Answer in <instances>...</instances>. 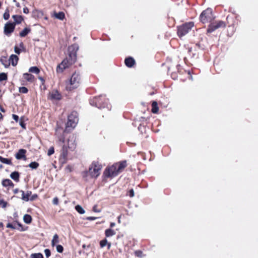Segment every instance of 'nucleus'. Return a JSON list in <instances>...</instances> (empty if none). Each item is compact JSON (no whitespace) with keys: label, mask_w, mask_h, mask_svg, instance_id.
<instances>
[{"label":"nucleus","mask_w":258,"mask_h":258,"mask_svg":"<svg viewBox=\"0 0 258 258\" xmlns=\"http://www.w3.org/2000/svg\"><path fill=\"white\" fill-rule=\"evenodd\" d=\"M77 59L76 52L70 53L69 55L64 59L62 62L57 66L56 72L58 73H62L64 70L69 68L75 62Z\"/></svg>","instance_id":"1"},{"label":"nucleus","mask_w":258,"mask_h":258,"mask_svg":"<svg viewBox=\"0 0 258 258\" xmlns=\"http://www.w3.org/2000/svg\"><path fill=\"white\" fill-rule=\"evenodd\" d=\"M76 147V144L75 141L74 137L73 136H70L68 140V145H63L60 153V159L62 160L63 162H66L68 155V150L69 149L71 150H74Z\"/></svg>","instance_id":"2"},{"label":"nucleus","mask_w":258,"mask_h":258,"mask_svg":"<svg viewBox=\"0 0 258 258\" xmlns=\"http://www.w3.org/2000/svg\"><path fill=\"white\" fill-rule=\"evenodd\" d=\"M81 77L80 75L76 72L74 73L70 80L69 84L67 85L66 88L68 90L77 88L80 84Z\"/></svg>","instance_id":"3"},{"label":"nucleus","mask_w":258,"mask_h":258,"mask_svg":"<svg viewBox=\"0 0 258 258\" xmlns=\"http://www.w3.org/2000/svg\"><path fill=\"white\" fill-rule=\"evenodd\" d=\"M214 18L212 10L211 8H208L203 11L200 17V21L203 24L211 22Z\"/></svg>","instance_id":"4"},{"label":"nucleus","mask_w":258,"mask_h":258,"mask_svg":"<svg viewBox=\"0 0 258 258\" xmlns=\"http://www.w3.org/2000/svg\"><path fill=\"white\" fill-rule=\"evenodd\" d=\"M108 100L104 96L101 95L98 97H95L93 100L90 101V104L92 105H95L98 108H104L107 107Z\"/></svg>","instance_id":"5"},{"label":"nucleus","mask_w":258,"mask_h":258,"mask_svg":"<svg viewBox=\"0 0 258 258\" xmlns=\"http://www.w3.org/2000/svg\"><path fill=\"white\" fill-rule=\"evenodd\" d=\"M78 121V113L76 111H73L68 117V121L66 123V130L69 127L74 128Z\"/></svg>","instance_id":"6"},{"label":"nucleus","mask_w":258,"mask_h":258,"mask_svg":"<svg viewBox=\"0 0 258 258\" xmlns=\"http://www.w3.org/2000/svg\"><path fill=\"white\" fill-rule=\"evenodd\" d=\"M193 22L186 23L178 27L177 33L178 36L181 37L187 34L190 30L194 27Z\"/></svg>","instance_id":"7"},{"label":"nucleus","mask_w":258,"mask_h":258,"mask_svg":"<svg viewBox=\"0 0 258 258\" xmlns=\"http://www.w3.org/2000/svg\"><path fill=\"white\" fill-rule=\"evenodd\" d=\"M102 168L101 165L97 163H93L89 168V173L92 177H97L100 174V171Z\"/></svg>","instance_id":"8"},{"label":"nucleus","mask_w":258,"mask_h":258,"mask_svg":"<svg viewBox=\"0 0 258 258\" xmlns=\"http://www.w3.org/2000/svg\"><path fill=\"white\" fill-rule=\"evenodd\" d=\"M226 24L224 22L222 21H215L214 22L211 23L209 26L207 32L208 33H211L217 29L224 28Z\"/></svg>","instance_id":"9"},{"label":"nucleus","mask_w":258,"mask_h":258,"mask_svg":"<svg viewBox=\"0 0 258 258\" xmlns=\"http://www.w3.org/2000/svg\"><path fill=\"white\" fill-rule=\"evenodd\" d=\"M119 172L117 171L116 165L114 164L111 166L109 167L106 169L104 174L105 176L109 177H114L118 174Z\"/></svg>","instance_id":"10"},{"label":"nucleus","mask_w":258,"mask_h":258,"mask_svg":"<svg viewBox=\"0 0 258 258\" xmlns=\"http://www.w3.org/2000/svg\"><path fill=\"white\" fill-rule=\"evenodd\" d=\"M15 24L14 23H7L4 27V33L6 35H10L14 30Z\"/></svg>","instance_id":"11"},{"label":"nucleus","mask_w":258,"mask_h":258,"mask_svg":"<svg viewBox=\"0 0 258 258\" xmlns=\"http://www.w3.org/2000/svg\"><path fill=\"white\" fill-rule=\"evenodd\" d=\"M26 150L23 149H21L18 150V152L15 155V157L18 160L23 159L24 160H26Z\"/></svg>","instance_id":"12"},{"label":"nucleus","mask_w":258,"mask_h":258,"mask_svg":"<svg viewBox=\"0 0 258 258\" xmlns=\"http://www.w3.org/2000/svg\"><path fill=\"white\" fill-rule=\"evenodd\" d=\"M20 192L22 193L21 199L24 201H28L32 194V192L30 190H27L26 192L23 190H20Z\"/></svg>","instance_id":"13"},{"label":"nucleus","mask_w":258,"mask_h":258,"mask_svg":"<svg viewBox=\"0 0 258 258\" xmlns=\"http://www.w3.org/2000/svg\"><path fill=\"white\" fill-rule=\"evenodd\" d=\"M115 164L116 165L117 171H118L119 173L121 172L127 166L126 161H122L118 163H116Z\"/></svg>","instance_id":"14"},{"label":"nucleus","mask_w":258,"mask_h":258,"mask_svg":"<svg viewBox=\"0 0 258 258\" xmlns=\"http://www.w3.org/2000/svg\"><path fill=\"white\" fill-rule=\"evenodd\" d=\"M124 63L127 67L131 68L135 64V60L133 57H129L125 59Z\"/></svg>","instance_id":"15"},{"label":"nucleus","mask_w":258,"mask_h":258,"mask_svg":"<svg viewBox=\"0 0 258 258\" xmlns=\"http://www.w3.org/2000/svg\"><path fill=\"white\" fill-rule=\"evenodd\" d=\"M61 95L57 91H52L50 93V98L54 100L60 99Z\"/></svg>","instance_id":"16"},{"label":"nucleus","mask_w":258,"mask_h":258,"mask_svg":"<svg viewBox=\"0 0 258 258\" xmlns=\"http://www.w3.org/2000/svg\"><path fill=\"white\" fill-rule=\"evenodd\" d=\"M2 185L5 187L10 186L13 187L14 186V184L9 179L3 180L2 181Z\"/></svg>","instance_id":"17"},{"label":"nucleus","mask_w":258,"mask_h":258,"mask_svg":"<svg viewBox=\"0 0 258 258\" xmlns=\"http://www.w3.org/2000/svg\"><path fill=\"white\" fill-rule=\"evenodd\" d=\"M0 61L4 66L5 68H8L10 64V60H8L7 58L5 56H2L0 58Z\"/></svg>","instance_id":"18"},{"label":"nucleus","mask_w":258,"mask_h":258,"mask_svg":"<svg viewBox=\"0 0 258 258\" xmlns=\"http://www.w3.org/2000/svg\"><path fill=\"white\" fill-rule=\"evenodd\" d=\"M19 58L17 55L12 54L10 56V60L12 63V66H16L17 64Z\"/></svg>","instance_id":"19"},{"label":"nucleus","mask_w":258,"mask_h":258,"mask_svg":"<svg viewBox=\"0 0 258 258\" xmlns=\"http://www.w3.org/2000/svg\"><path fill=\"white\" fill-rule=\"evenodd\" d=\"M23 77L25 80L29 82H32L34 80V76L28 73H24L23 74Z\"/></svg>","instance_id":"20"},{"label":"nucleus","mask_w":258,"mask_h":258,"mask_svg":"<svg viewBox=\"0 0 258 258\" xmlns=\"http://www.w3.org/2000/svg\"><path fill=\"white\" fill-rule=\"evenodd\" d=\"M10 177L16 182H18L19 181L20 174L17 171H14L11 173Z\"/></svg>","instance_id":"21"},{"label":"nucleus","mask_w":258,"mask_h":258,"mask_svg":"<svg viewBox=\"0 0 258 258\" xmlns=\"http://www.w3.org/2000/svg\"><path fill=\"white\" fill-rule=\"evenodd\" d=\"M13 18L14 19V20L15 21V24H20L22 22V21L23 20V19L21 16L19 15H13L12 16Z\"/></svg>","instance_id":"22"},{"label":"nucleus","mask_w":258,"mask_h":258,"mask_svg":"<svg viewBox=\"0 0 258 258\" xmlns=\"http://www.w3.org/2000/svg\"><path fill=\"white\" fill-rule=\"evenodd\" d=\"M105 234L106 237H110L115 234V232L111 229H107L105 231Z\"/></svg>","instance_id":"23"},{"label":"nucleus","mask_w":258,"mask_h":258,"mask_svg":"<svg viewBox=\"0 0 258 258\" xmlns=\"http://www.w3.org/2000/svg\"><path fill=\"white\" fill-rule=\"evenodd\" d=\"M59 242V237L57 234H55L53 236V238L51 240V245L52 246H54L56 243H58Z\"/></svg>","instance_id":"24"},{"label":"nucleus","mask_w":258,"mask_h":258,"mask_svg":"<svg viewBox=\"0 0 258 258\" xmlns=\"http://www.w3.org/2000/svg\"><path fill=\"white\" fill-rule=\"evenodd\" d=\"M31 31V29L28 28H25L20 33V36L22 37H25Z\"/></svg>","instance_id":"25"},{"label":"nucleus","mask_w":258,"mask_h":258,"mask_svg":"<svg viewBox=\"0 0 258 258\" xmlns=\"http://www.w3.org/2000/svg\"><path fill=\"white\" fill-rule=\"evenodd\" d=\"M23 220L26 224H30L32 221V217L30 215L25 214L23 217Z\"/></svg>","instance_id":"26"},{"label":"nucleus","mask_w":258,"mask_h":258,"mask_svg":"<svg viewBox=\"0 0 258 258\" xmlns=\"http://www.w3.org/2000/svg\"><path fill=\"white\" fill-rule=\"evenodd\" d=\"M0 161L4 164H6L8 165H12V161L11 159L5 158L2 156H0Z\"/></svg>","instance_id":"27"},{"label":"nucleus","mask_w":258,"mask_h":258,"mask_svg":"<svg viewBox=\"0 0 258 258\" xmlns=\"http://www.w3.org/2000/svg\"><path fill=\"white\" fill-rule=\"evenodd\" d=\"M152 111L154 113H156L158 111V107L157 103L156 101H153L152 104Z\"/></svg>","instance_id":"28"},{"label":"nucleus","mask_w":258,"mask_h":258,"mask_svg":"<svg viewBox=\"0 0 258 258\" xmlns=\"http://www.w3.org/2000/svg\"><path fill=\"white\" fill-rule=\"evenodd\" d=\"M54 16L56 18L62 20L64 18V14L62 12H60L58 13H55Z\"/></svg>","instance_id":"29"},{"label":"nucleus","mask_w":258,"mask_h":258,"mask_svg":"<svg viewBox=\"0 0 258 258\" xmlns=\"http://www.w3.org/2000/svg\"><path fill=\"white\" fill-rule=\"evenodd\" d=\"M29 72L35 73L36 74H39L40 72L39 69L37 67H32L29 69Z\"/></svg>","instance_id":"30"},{"label":"nucleus","mask_w":258,"mask_h":258,"mask_svg":"<svg viewBox=\"0 0 258 258\" xmlns=\"http://www.w3.org/2000/svg\"><path fill=\"white\" fill-rule=\"evenodd\" d=\"M75 209L76 211L81 214H83L85 212V210L80 205H77L75 207Z\"/></svg>","instance_id":"31"},{"label":"nucleus","mask_w":258,"mask_h":258,"mask_svg":"<svg viewBox=\"0 0 258 258\" xmlns=\"http://www.w3.org/2000/svg\"><path fill=\"white\" fill-rule=\"evenodd\" d=\"M8 79V76L7 74L5 73H0V82L5 81Z\"/></svg>","instance_id":"32"},{"label":"nucleus","mask_w":258,"mask_h":258,"mask_svg":"<svg viewBox=\"0 0 258 258\" xmlns=\"http://www.w3.org/2000/svg\"><path fill=\"white\" fill-rule=\"evenodd\" d=\"M39 166V164L36 162H32L29 165V167L32 169H36Z\"/></svg>","instance_id":"33"},{"label":"nucleus","mask_w":258,"mask_h":258,"mask_svg":"<svg viewBox=\"0 0 258 258\" xmlns=\"http://www.w3.org/2000/svg\"><path fill=\"white\" fill-rule=\"evenodd\" d=\"M31 258H43V255L40 253H33L31 255Z\"/></svg>","instance_id":"34"},{"label":"nucleus","mask_w":258,"mask_h":258,"mask_svg":"<svg viewBox=\"0 0 258 258\" xmlns=\"http://www.w3.org/2000/svg\"><path fill=\"white\" fill-rule=\"evenodd\" d=\"M19 92L22 93H27L28 92V89L25 87H21L19 88Z\"/></svg>","instance_id":"35"},{"label":"nucleus","mask_w":258,"mask_h":258,"mask_svg":"<svg viewBox=\"0 0 258 258\" xmlns=\"http://www.w3.org/2000/svg\"><path fill=\"white\" fill-rule=\"evenodd\" d=\"M10 18L9 11L8 9H7L4 14V18L5 20H8Z\"/></svg>","instance_id":"36"},{"label":"nucleus","mask_w":258,"mask_h":258,"mask_svg":"<svg viewBox=\"0 0 258 258\" xmlns=\"http://www.w3.org/2000/svg\"><path fill=\"white\" fill-rule=\"evenodd\" d=\"M107 244V241L106 239L102 240L100 241V247L102 248L104 247L105 245H106Z\"/></svg>","instance_id":"37"},{"label":"nucleus","mask_w":258,"mask_h":258,"mask_svg":"<svg viewBox=\"0 0 258 258\" xmlns=\"http://www.w3.org/2000/svg\"><path fill=\"white\" fill-rule=\"evenodd\" d=\"M56 250L58 252L61 253L63 250V248L61 245H56Z\"/></svg>","instance_id":"38"},{"label":"nucleus","mask_w":258,"mask_h":258,"mask_svg":"<svg viewBox=\"0 0 258 258\" xmlns=\"http://www.w3.org/2000/svg\"><path fill=\"white\" fill-rule=\"evenodd\" d=\"M54 152V148L53 147H50L47 152V155L48 156H51L52 155Z\"/></svg>","instance_id":"39"},{"label":"nucleus","mask_w":258,"mask_h":258,"mask_svg":"<svg viewBox=\"0 0 258 258\" xmlns=\"http://www.w3.org/2000/svg\"><path fill=\"white\" fill-rule=\"evenodd\" d=\"M44 253L47 258H48L51 254L50 251L49 249H45L44 250Z\"/></svg>","instance_id":"40"},{"label":"nucleus","mask_w":258,"mask_h":258,"mask_svg":"<svg viewBox=\"0 0 258 258\" xmlns=\"http://www.w3.org/2000/svg\"><path fill=\"white\" fill-rule=\"evenodd\" d=\"M7 205V202H5L3 200L0 199V205H1L3 208H6Z\"/></svg>","instance_id":"41"},{"label":"nucleus","mask_w":258,"mask_h":258,"mask_svg":"<svg viewBox=\"0 0 258 258\" xmlns=\"http://www.w3.org/2000/svg\"><path fill=\"white\" fill-rule=\"evenodd\" d=\"M14 51L15 53H16L18 54H19L21 52V49L18 48V46H15L14 48Z\"/></svg>","instance_id":"42"},{"label":"nucleus","mask_w":258,"mask_h":258,"mask_svg":"<svg viewBox=\"0 0 258 258\" xmlns=\"http://www.w3.org/2000/svg\"><path fill=\"white\" fill-rule=\"evenodd\" d=\"M7 228H11V229H16V227L14 225H13L11 223H8L7 225Z\"/></svg>","instance_id":"43"},{"label":"nucleus","mask_w":258,"mask_h":258,"mask_svg":"<svg viewBox=\"0 0 258 258\" xmlns=\"http://www.w3.org/2000/svg\"><path fill=\"white\" fill-rule=\"evenodd\" d=\"M37 195L36 194H34L32 196H30V198H29V200L30 201H34L37 198Z\"/></svg>","instance_id":"44"},{"label":"nucleus","mask_w":258,"mask_h":258,"mask_svg":"<svg viewBox=\"0 0 258 258\" xmlns=\"http://www.w3.org/2000/svg\"><path fill=\"white\" fill-rule=\"evenodd\" d=\"M52 203L54 205H57L58 204V199L57 197L54 198L53 199Z\"/></svg>","instance_id":"45"},{"label":"nucleus","mask_w":258,"mask_h":258,"mask_svg":"<svg viewBox=\"0 0 258 258\" xmlns=\"http://www.w3.org/2000/svg\"><path fill=\"white\" fill-rule=\"evenodd\" d=\"M129 196L130 197H133L134 196V191L133 189H131L129 191Z\"/></svg>","instance_id":"46"},{"label":"nucleus","mask_w":258,"mask_h":258,"mask_svg":"<svg viewBox=\"0 0 258 258\" xmlns=\"http://www.w3.org/2000/svg\"><path fill=\"white\" fill-rule=\"evenodd\" d=\"M135 254L138 256H142V252L141 251H136L135 252Z\"/></svg>","instance_id":"47"},{"label":"nucleus","mask_w":258,"mask_h":258,"mask_svg":"<svg viewBox=\"0 0 258 258\" xmlns=\"http://www.w3.org/2000/svg\"><path fill=\"white\" fill-rule=\"evenodd\" d=\"M13 118L16 121H17L19 119V117L18 115L16 114H13Z\"/></svg>","instance_id":"48"},{"label":"nucleus","mask_w":258,"mask_h":258,"mask_svg":"<svg viewBox=\"0 0 258 258\" xmlns=\"http://www.w3.org/2000/svg\"><path fill=\"white\" fill-rule=\"evenodd\" d=\"M23 12L25 14L29 13V9L27 7L24 8Z\"/></svg>","instance_id":"49"},{"label":"nucleus","mask_w":258,"mask_h":258,"mask_svg":"<svg viewBox=\"0 0 258 258\" xmlns=\"http://www.w3.org/2000/svg\"><path fill=\"white\" fill-rule=\"evenodd\" d=\"M86 219L87 220H94L96 219V217H88Z\"/></svg>","instance_id":"50"},{"label":"nucleus","mask_w":258,"mask_h":258,"mask_svg":"<svg viewBox=\"0 0 258 258\" xmlns=\"http://www.w3.org/2000/svg\"><path fill=\"white\" fill-rule=\"evenodd\" d=\"M59 141L60 142H61L62 143H63L64 142V137H60L59 138Z\"/></svg>","instance_id":"51"},{"label":"nucleus","mask_w":258,"mask_h":258,"mask_svg":"<svg viewBox=\"0 0 258 258\" xmlns=\"http://www.w3.org/2000/svg\"><path fill=\"white\" fill-rule=\"evenodd\" d=\"M19 46H20V48H22L23 49H25L24 46V44L23 43V42L20 43Z\"/></svg>","instance_id":"52"},{"label":"nucleus","mask_w":258,"mask_h":258,"mask_svg":"<svg viewBox=\"0 0 258 258\" xmlns=\"http://www.w3.org/2000/svg\"><path fill=\"white\" fill-rule=\"evenodd\" d=\"M93 211H94V212H100V211L97 210V209H96V206H94L93 207Z\"/></svg>","instance_id":"53"},{"label":"nucleus","mask_w":258,"mask_h":258,"mask_svg":"<svg viewBox=\"0 0 258 258\" xmlns=\"http://www.w3.org/2000/svg\"><path fill=\"white\" fill-rule=\"evenodd\" d=\"M115 225V223L114 222H111L110 225V227H111V228L113 227Z\"/></svg>","instance_id":"54"},{"label":"nucleus","mask_w":258,"mask_h":258,"mask_svg":"<svg viewBox=\"0 0 258 258\" xmlns=\"http://www.w3.org/2000/svg\"><path fill=\"white\" fill-rule=\"evenodd\" d=\"M19 189L16 188V189H14V192L15 194H17L19 192Z\"/></svg>","instance_id":"55"},{"label":"nucleus","mask_w":258,"mask_h":258,"mask_svg":"<svg viewBox=\"0 0 258 258\" xmlns=\"http://www.w3.org/2000/svg\"><path fill=\"white\" fill-rule=\"evenodd\" d=\"M107 245L108 246V249H109L110 246H111V243H107Z\"/></svg>","instance_id":"56"},{"label":"nucleus","mask_w":258,"mask_h":258,"mask_svg":"<svg viewBox=\"0 0 258 258\" xmlns=\"http://www.w3.org/2000/svg\"><path fill=\"white\" fill-rule=\"evenodd\" d=\"M16 3V6L17 7H20V4L19 3Z\"/></svg>","instance_id":"57"},{"label":"nucleus","mask_w":258,"mask_h":258,"mask_svg":"<svg viewBox=\"0 0 258 258\" xmlns=\"http://www.w3.org/2000/svg\"><path fill=\"white\" fill-rule=\"evenodd\" d=\"M3 223L0 222V227H3Z\"/></svg>","instance_id":"58"},{"label":"nucleus","mask_w":258,"mask_h":258,"mask_svg":"<svg viewBox=\"0 0 258 258\" xmlns=\"http://www.w3.org/2000/svg\"><path fill=\"white\" fill-rule=\"evenodd\" d=\"M13 2H15V3H17L16 0H13Z\"/></svg>","instance_id":"59"},{"label":"nucleus","mask_w":258,"mask_h":258,"mask_svg":"<svg viewBox=\"0 0 258 258\" xmlns=\"http://www.w3.org/2000/svg\"><path fill=\"white\" fill-rule=\"evenodd\" d=\"M18 225L19 226H21V225L20 224H18Z\"/></svg>","instance_id":"60"},{"label":"nucleus","mask_w":258,"mask_h":258,"mask_svg":"<svg viewBox=\"0 0 258 258\" xmlns=\"http://www.w3.org/2000/svg\"><path fill=\"white\" fill-rule=\"evenodd\" d=\"M2 167V165H0V168Z\"/></svg>","instance_id":"61"},{"label":"nucleus","mask_w":258,"mask_h":258,"mask_svg":"<svg viewBox=\"0 0 258 258\" xmlns=\"http://www.w3.org/2000/svg\"><path fill=\"white\" fill-rule=\"evenodd\" d=\"M1 5H2V4H1V3L0 2V7H1Z\"/></svg>","instance_id":"62"},{"label":"nucleus","mask_w":258,"mask_h":258,"mask_svg":"<svg viewBox=\"0 0 258 258\" xmlns=\"http://www.w3.org/2000/svg\"><path fill=\"white\" fill-rule=\"evenodd\" d=\"M22 126L24 127L23 124H21Z\"/></svg>","instance_id":"63"},{"label":"nucleus","mask_w":258,"mask_h":258,"mask_svg":"<svg viewBox=\"0 0 258 258\" xmlns=\"http://www.w3.org/2000/svg\"><path fill=\"white\" fill-rule=\"evenodd\" d=\"M83 247H85V245H84L83 246Z\"/></svg>","instance_id":"64"}]
</instances>
